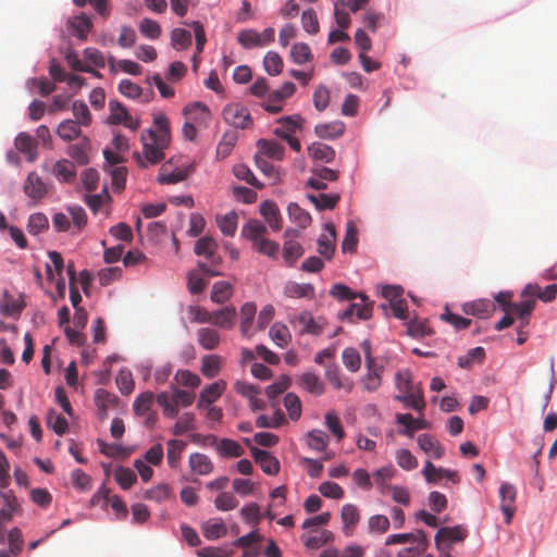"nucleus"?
<instances>
[{"instance_id":"nucleus-26","label":"nucleus","mask_w":557,"mask_h":557,"mask_svg":"<svg viewBox=\"0 0 557 557\" xmlns=\"http://www.w3.org/2000/svg\"><path fill=\"white\" fill-rule=\"evenodd\" d=\"M345 132V124L341 121L319 124L314 127V133L322 139H335L341 137Z\"/></svg>"},{"instance_id":"nucleus-57","label":"nucleus","mask_w":557,"mask_h":557,"mask_svg":"<svg viewBox=\"0 0 557 557\" xmlns=\"http://www.w3.org/2000/svg\"><path fill=\"white\" fill-rule=\"evenodd\" d=\"M284 407L286 408L288 416L293 421H297L301 417V401L296 394L287 393L285 395Z\"/></svg>"},{"instance_id":"nucleus-10","label":"nucleus","mask_w":557,"mask_h":557,"mask_svg":"<svg viewBox=\"0 0 557 557\" xmlns=\"http://www.w3.org/2000/svg\"><path fill=\"white\" fill-rule=\"evenodd\" d=\"M408 542H416V554L420 555L428 547V541L425 533L423 531H418L417 533H403V534H392L386 539V545H395V544H405Z\"/></svg>"},{"instance_id":"nucleus-28","label":"nucleus","mask_w":557,"mask_h":557,"mask_svg":"<svg viewBox=\"0 0 557 557\" xmlns=\"http://www.w3.org/2000/svg\"><path fill=\"white\" fill-rule=\"evenodd\" d=\"M395 474L396 469L393 466L382 467L373 473L374 484L381 494H387L389 487L393 486L388 484V481H391Z\"/></svg>"},{"instance_id":"nucleus-60","label":"nucleus","mask_w":557,"mask_h":557,"mask_svg":"<svg viewBox=\"0 0 557 557\" xmlns=\"http://www.w3.org/2000/svg\"><path fill=\"white\" fill-rule=\"evenodd\" d=\"M308 199L318 210L333 209L339 201V195L320 194L318 196L309 195Z\"/></svg>"},{"instance_id":"nucleus-19","label":"nucleus","mask_w":557,"mask_h":557,"mask_svg":"<svg viewBox=\"0 0 557 557\" xmlns=\"http://www.w3.org/2000/svg\"><path fill=\"white\" fill-rule=\"evenodd\" d=\"M324 230L326 234H322L319 238V253L326 259H331L335 249V225L333 223H326Z\"/></svg>"},{"instance_id":"nucleus-27","label":"nucleus","mask_w":557,"mask_h":557,"mask_svg":"<svg viewBox=\"0 0 557 557\" xmlns=\"http://www.w3.org/2000/svg\"><path fill=\"white\" fill-rule=\"evenodd\" d=\"M69 27L72 29V34L81 40H86L88 33L92 27L90 18L81 14L69 20Z\"/></svg>"},{"instance_id":"nucleus-41","label":"nucleus","mask_w":557,"mask_h":557,"mask_svg":"<svg viewBox=\"0 0 557 557\" xmlns=\"http://www.w3.org/2000/svg\"><path fill=\"white\" fill-rule=\"evenodd\" d=\"M226 532V525L221 519H210L202 527V533L207 540H218L224 536Z\"/></svg>"},{"instance_id":"nucleus-44","label":"nucleus","mask_w":557,"mask_h":557,"mask_svg":"<svg viewBox=\"0 0 557 557\" xmlns=\"http://www.w3.org/2000/svg\"><path fill=\"white\" fill-rule=\"evenodd\" d=\"M287 212L289 219L301 228L309 226L312 221L311 215L296 202H290L288 205Z\"/></svg>"},{"instance_id":"nucleus-45","label":"nucleus","mask_w":557,"mask_h":557,"mask_svg":"<svg viewBox=\"0 0 557 557\" xmlns=\"http://www.w3.org/2000/svg\"><path fill=\"white\" fill-rule=\"evenodd\" d=\"M222 359L218 355H208L201 359V373L207 379H213L221 370Z\"/></svg>"},{"instance_id":"nucleus-14","label":"nucleus","mask_w":557,"mask_h":557,"mask_svg":"<svg viewBox=\"0 0 557 557\" xmlns=\"http://www.w3.org/2000/svg\"><path fill=\"white\" fill-rule=\"evenodd\" d=\"M467 536V530L460 525L441 528L435 535V544L440 550L444 549V542H461Z\"/></svg>"},{"instance_id":"nucleus-6","label":"nucleus","mask_w":557,"mask_h":557,"mask_svg":"<svg viewBox=\"0 0 557 557\" xmlns=\"http://www.w3.org/2000/svg\"><path fill=\"white\" fill-rule=\"evenodd\" d=\"M364 351H366V366L368 369V373L366 374L362 383L364 389L368 392H373L377 389L381 385V373L383 368L377 366L374 359L371 356L370 345L369 343H363Z\"/></svg>"},{"instance_id":"nucleus-56","label":"nucleus","mask_w":557,"mask_h":557,"mask_svg":"<svg viewBox=\"0 0 557 557\" xmlns=\"http://www.w3.org/2000/svg\"><path fill=\"white\" fill-rule=\"evenodd\" d=\"M154 395L151 392H144L139 394L134 404L133 410L137 416H145L150 410L153 404Z\"/></svg>"},{"instance_id":"nucleus-20","label":"nucleus","mask_w":557,"mask_h":557,"mask_svg":"<svg viewBox=\"0 0 557 557\" xmlns=\"http://www.w3.org/2000/svg\"><path fill=\"white\" fill-rule=\"evenodd\" d=\"M302 121L300 115L281 117L277 121L280 126L274 129V134L282 139L287 138L300 128Z\"/></svg>"},{"instance_id":"nucleus-17","label":"nucleus","mask_w":557,"mask_h":557,"mask_svg":"<svg viewBox=\"0 0 557 557\" xmlns=\"http://www.w3.org/2000/svg\"><path fill=\"white\" fill-rule=\"evenodd\" d=\"M417 442L420 449L432 458L440 459L445 454V449L442 444L430 434H420Z\"/></svg>"},{"instance_id":"nucleus-21","label":"nucleus","mask_w":557,"mask_h":557,"mask_svg":"<svg viewBox=\"0 0 557 557\" xmlns=\"http://www.w3.org/2000/svg\"><path fill=\"white\" fill-rule=\"evenodd\" d=\"M16 149L26 154L28 161L33 162L38 157L37 141L27 133H20L15 138Z\"/></svg>"},{"instance_id":"nucleus-4","label":"nucleus","mask_w":557,"mask_h":557,"mask_svg":"<svg viewBox=\"0 0 557 557\" xmlns=\"http://www.w3.org/2000/svg\"><path fill=\"white\" fill-rule=\"evenodd\" d=\"M223 120L235 128H248L252 125L249 110L239 103H230L223 109Z\"/></svg>"},{"instance_id":"nucleus-18","label":"nucleus","mask_w":557,"mask_h":557,"mask_svg":"<svg viewBox=\"0 0 557 557\" xmlns=\"http://www.w3.org/2000/svg\"><path fill=\"white\" fill-rule=\"evenodd\" d=\"M0 497L3 500V507L0 510V519L11 521L15 512L20 510V504L13 491L0 490Z\"/></svg>"},{"instance_id":"nucleus-58","label":"nucleus","mask_w":557,"mask_h":557,"mask_svg":"<svg viewBox=\"0 0 557 557\" xmlns=\"http://www.w3.org/2000/svg\"><path fill=\"white\" fill-rule=\"evenodd\" d=\"M259 33L256 29H244L238 33L237 35V41L245 48V49H252L257 47H262L260 41Z\"/></svg>"},{"instance_id":"nucleus-37","label":"nucleus","mask_w":557,"mask_h":557,"mask_svg":"<svg viewBox=\"0 0 557 557\" xmlns=\"http://www.w3.org/2000/svg\"><path fill=\"white\" fill-rule=\"evenodd\" d=\"M329 435L319 429H313L306 434L307 445L315 451H324L329 445Z\"/></svg>"},{"instance_id":"nucleus-64","label":"nucleus","mask_w":557,"mask_h":557,"mask_svg":"<svg viewBox=\"0 0 557 557\" xmlns=\"http://www.w3.org/2000/svg\"><path fill=\"white\" fill-rule=\"evenodd\" d=\"M270 336L273 342L282 348L285 347L290 339L288 329L285 325L278 323H275L271 326Z\"/></svg>"},{"instance_id":"nucleus-34","label":"nucleus","mask_w":557,"mask_h":557,"mask_svg":"<svg viewBox=\"0 0 557 557\" xmlns=\"http://www.w3.org/2000/svg\"><path fill=\"white\" fill-rule=\"evenodd\" d=\"M166 460L168 465L172 469H176L181 462L182 454L186 447V443L180 440H170L166 443Z\"/></svg>"},{"instance_id":"nucleus-48","label":"nucleus","mask_w":557,"mask_h":557,"mask_svg":"<svg viewBox=\"0 0 557 557\" xmlns=\"http://www.w3.org/2000/svg\"><path fill=\"white\" fill-rule=\"evenodd\" d=\"M203 273L198 268L197 270L189 271L187 274V287L190 294L198 295L203 292L207 286V280Z\"/></svg>"},{"instance_id":"nucleus-38","label":"nucleus","mask_w":557,"mask_h":557,"mask_svg":"<svg viewBox=\"0 0 557 557\" xmlns=\"http://www.w3.org/2000/svg\"><path fill=\"white\" fill-rule=\"evenodd\" d=\"M299 384L302 388L315 396H320L324 392V385L322 381L317 374L312 372L304 373L299 379Z\"/></svg>"},{"instance_id":"nucleus-49","label":"nucleus","mask_w":557,"mask_h":557,"mask_svg":"<svg viewBox=\"0 0 557 557\" xmlns=\"http://www.w3.org/2000/svg\"><path fill=\"white\" fill-rule=\"evenodd\" d=\"M49 227V221L46 214L41 212L33 213L27 221V231L32 235H38Z\"/></svg>"},{"instance_id":"nucleus-51","label":"nucleus","mask_w":557,"mask_h":557,"mask_svg":"<svg viewBox=\"0 0 557 557\" xmlns=\"http://www.w3.org/2000/svg\"><path fill=\"white\" fill-rule=\"evenodd\" d=\"M216 450L223 457H240L244 454V448L235 441L223 438L219 442Z\"/></svg>"},{"instance_id":"nucleus-50","label":"nucleus","mask_w":557,"mask_h":557,"mask_svg":"<svg viewBox=\"0 0 557 557\" xmlns=\"http://www.w3.org/2000/svg\"><path fill=\"white\" fill-rule=\"evenodd\" d=\"M304 253L301 245L293 239L286 240L283 247V257L288 265H293Z\"/></svg>"},{"instance_id":"nucleus-54","label":"nucleus","mask_w":557,"mask_h":557,"mask_svg":"<svg viewBox=\"0 0 557 557\" xmlns=\"http://www.w3.org/2000/svg\"><path fill=\"white\" fill-rule=\"evenodd\" d=\"M171 44L176 50H184L191 45V34L184 28H174L171 32Z\"/></svg>"},{"instance_id":"nucleus-33","label":"nucleus","mask_w":557,"mask_h":557,"mask_svg":"<svg viewBox=\"0 0 557 557\" xmlns=\"http://www.w3.org/2000/svg\"><path fill=\"white\" fill-rule=\"evenodd\" d=\"M216 224L223 235L233 237L237 230L238 214L235 211H230L223 215H218Z\"/></svg>"},{"instance_id":"nucleus-23","label":"nucleus","mask_w":557,"mask_h":557,"mask_svg":"<svg viewBox=\"0 0 557 557\" xmlns=\"http://www.w3.org/2000/svg\"><path fill=\"white\" fill-rule=\"evenodd\" d=\"M341 518L343 521V531L346 535H351L352 530L360 520V511L357 506L346 504L342 508Z\"/></svg>"},{"instance_id":"nucleus-11","label":"nucleus","mask_w":557,"mask_h":557,"mask_svg":"<svg viewBox=\"0 0 557 557\" xmlns=\"http://www.w3.org/2000/svg\"><path fill=\"white\" fill-rule=\"evenodd\" d=\"M423 475L428 483L434 484L437 483L442 479H447L451 481L453 483L459 482V475L457 471L444 469V468H436L431 461H426L424 469H423Z\"/></svg>"},{"instance_id":"nucleus-42","label":"nucleus","mask_w":557,"mask_h":557,"mask_svg":"<svg viewBox=\"0 0 557 557\" xmlns=\"http://www.w3.org/2000/svg\"><path fill=\"white\" fill-rule=\"evenodd\" d=\"M257 313V306L253 302H246L240 308V332L244 336H249V332Z\"/></svg>"},{"instance_id":"nucleus-40","label":"nucleus","mask_w":557,"mask_h":557,"mask_svg":"<svg viewBox=\"0 0 557 557\" xmlns=\"http://www.w3.org/2000/svg\"><path fill=\"white\" fill-rule=\"evenodd\" d=\"M233 295V285L226 281H218L212 286L211 300L215 304L226 302Z\"/></svg>"},{"instance_id":"nucleus-32","label":"nucleus","mask_w":557,"mask_h":557,"mask_svg":"<svg viewBox=\"0 0 557 557\" xmlns=\"http://www.w3.org/2000/svg\"><path fill=\"white\" fill-rule=\"evenodd\" d=\"M197 336L199 345L207 350L215 349L221 341L219 332L211 327L199 329Z\"/></svg>"},{"instance_id":"nucleus-16","label":"nucleus","mask_w":557,"mask_h":557,"mask_svg":"<svg viewBox=\"0 0 557 557\" xmlns=\"http://www.w3.org/2000/svg\"><path fill=\"white\" fill-rule=\"evenodd\" d=\"M357 298H360V302H352L344 311L343 318H349L357 315L360 320H368L372 315V302L369 301L368 297L359 293Z\"/></svg>"},{"instance_id":"nucleus-39","label":"nucleus","mask_w":557,"mask_h":557,"mask_svg":"<svg viewBox=\"0 0 557 557\" xmlns=\"http://www.w3.org/2000/svg\"><path fill=\"white\" fill-rule=\"evenodd\" d=\"M395 399L403 403L407 408L422 411L425 407V400L420 388L406 395H396Z\"/></svg>"},{"instance_id":"nucleus-15","label":"nucleus","mask_w":557,"mask_h":557,"mask_svg":"<svg viewBox=\"0 0 557 557\" xmlns=\"http://www.w3.org/2000/svg\"><path fill=\"white\" fill-rule=\"evenodd\" d=\"M261 215L264 218L265 222L269 224L270 228L274 232H278L282 230V216L280 214V210L275 202L271 200H265L260 205L259 209Z\"/></svg>"},{"instance_id":"nucleus-25","label":"nucleus","mask_w":557,"mask_h":557,"mask_svg":"<svg viewBox=\"0 0 557 557\" xmlns=\"http://www.w3.org/2000/svg\"><path fill=\"white\" fill-rule=\"evenodd\" d=\"M190 470L199 475H207L213 471V462L201 453H194L188 459Z\"/></svg>"},{"instance_id":"nucleus-52","label":"nucleus","mask_w":557,"mask_h":557,"mask_svg":"<svg viewBox=\"0 0 557 557\" xmlns=\"http://www.w3.org/2000/svg\"><path fill=\"white\" fill-rule=\"evenodd\" d=\"M358 243V230L352 221L346 223V234L342 243L344 252H354Z\"/></svg>"},{"instance_id":"nucleus-61","label":"nucleus","mask_w":557,"mask_h":557,"mask_svg":"<svg viewBox=\"0 0 557 557\" xmlns=\"http://www.w3.org/2000/svg\"><path fill=\"white\" fill-rule=\"evenodd\" d=\"M290 58L297 64H304L312 59L310 47L305 42H297L292 47Z\"/></svg>"},{"instance_id":"nucleus-29","label":"nucleus","mask_w":557,"mask_h":557,"mask_svg":"<svg viewBox=\"0 0 557 557\" xmlns=\"http://www.w3.org/2000/svg\"><path fill=\"white\" fill-rule=\"evenodd\" d=\"M295 322L301 327V333H308L312 335H320L323 331L322 324L314 320L312 314L308 311H302L294 319Z\"/></svg>"},{"instance_id":"nucleus-53","label":"nucleus","mask_w":557,"mask_h":557,"mask_svg":"<svg viewBox=\"0 0 557 557\" xmlns=\"http://www.w3.org/2000/svg\"><path fill=\"white\" fill-rule=\"evenodd\" d=\"M47 424L58 435H63L69 430L67 420L59 414L55 410L51 409L47 414Z\"/></svg>"},{"instance_id":"nucleus-30","label":"nucleus","mask_w":557,"mask_h":557,"mask_svg":"<svg viewBox=\"0 0 557 557\" xmlns=\"http://www.w3.org/2000/svg\"><path fill=\"white\" fill-rule=\"evenodd\" d=\"M226 387V383L224 381H218L211 383L206 388H203L199 396L198 407H202L205 404L211 405L216 399H219Z\"/></svg>"},{"instance_id":"nucleus-3","label":"nucleus","mask_w":557,"mask_h":557,"mask_svg":"<svg viewBox=\"0 0 557 557\" xmlns=\"http://www.w3.org/2000/svg\"><path fill=\"white\" fill-rule=\"evenodd\" d=\"M42 170L53 175L60 183H72L76 177L75 164L67 159L46 160Z\"/></svg>"},{"instance_id":"nucleus-36","label":"nucleus","mask_w":557,"mask_h":557,"mask_svg":"<svg viewBox=\"0 0 557 557\" xmlns=\"http://www.w3.org/2000/svg\"><path fill=\"white\" fill-rule=\"evenodd\" d=\"M284 294L289 298H312L314 288L311 284L289 282L284 287Z\"/></svg>"},{"instance_id":"nucleus-1","label":"nucleus","mask_w":557,"mask_h":557,"mask_svg":"<svg viewBox=\"0 0 557 557\" xmlns=\"http://www.w3.org/2000/svg\"><path fill=\"white\" fill-rule=\"evenodd\" d=\"M265 225L256 219H250L242 228V236L252 243L253 249L270 258H276L280 245L264 237Z\"/></svg>"},{"instance_id":"nucleus-43","label":"nucleus","mask_w":557,"mask_h":557,"mask_svg":"<svg viewBox=\"0 0 557 557\" xmlns=\"http://www.w3.org/2000/svg\"><path fill=\"white\" fill-rule=\"evenodd\" d=\"M82 129L79 124L73 120L61 122L57 128V134L65 141H71L81 136Z\"/></svg>"},{"instance_id":"nucleus-35","label":"nucleus","mask_w":557,"mask_h":557,"mask_svg":"<svg viewBox=\"0 0 557 557\" xmlns=\"http://www.w3.org/2000/svg\"><path fill=\"white\" fill-rule=\"evenodd\" d=\"M257 147L259 152L268 158L282 160L284 157V147L275 140L259 139Z\"/></svg>"},{"instance_id":"nucleus-55","label":"nucleus","mask_w":557,"mask_h":557,"mask_svg":"<svg viewBox=\"0 0 557 557\" xmlns=\"http://www.w3.org/2000/svg\"><path fill=\"white\" fill-rule=\"evenodd\" d=\"M263 65L268 74L276 76L283 71V60L277 52L269 51L263 60Z\"/></svg>"},{"instance_id":"nucleus-63","label":"nucleus","mask_w":557,"mask_h":557,"mask_svg":"<svg viewBox=\"0 0 557 557\" xmlns=\"http://www.w3.org/2000/svg\"><path fill=\"white\" fill-rule=\"evenodd\" d=\"M407 333L409 336L414 338H422L431 335L432 330L428 325L426 321L413 319L407 323Z\"/></svg>"},{"instance_id":"nucleus-24","label":"nucleus","mask_w":557,"mask_h":557,"mask_svg":"<svg viewBox=\"0 0 557 557\" xmlns=\"http://www.w3.org/2000/svg\"><path fill=\"white\" fill-rule=\"evenodd\" d=\"M236 310L234 307H225L211 313L210 323L230 330L235 324Z\"/></svg>"},{"instance_id":"nucleus-62","label":"nucleus","mask_w":557,"mask_h":557,"mask_svg":"<svg viewBox=\"0 0 557 557\" xmlns=\"http://www.w3.org/2000/svg\"><path fill=\"white\" fill-rule=\"evenodd\" d=\"M115 382L123 395H129L134 391L135 383L133 380V374L127 369H122L119 371Z\"/></svg>"},{"instance_id":"nucleus-12","label":"nucleus","mask_w":557,"mask_h":557,"mask_svg":"<svg viewBox=\"0 0 557 557\" xmlns=\"http://www.w3.org/2000/svg\"><path fill=\"white\" fill-rule=\"evenodd\" d=\"M251 454L255 461L260 466L262 471L269 475H275L280 471L278 460L267 450L259 448H251Z\"/></svg>"},{"instance_id":"nucleus-7","label":"nucleus","mask_w":557,"mask_h":557,"mask_svg":"<svg viewBox=\"0 0 557 557\" xmlns=\"http://www.w3.org/2000/svg\"><path fill=\"white\" fill-rule=\"evenodd\" d=\"M296 91V86L292 82H286L283 84V86L272 91L267 101L262 104L265 111L270 113H278L283 110L282 102L290 98Z\"/></svg>"},{"instance_id":"nucleus-46","label":"nucleus","mask_w":557,"mask_h":557,"mask_svg":"<svg viewBox=\"0 0 557 557\" xmlns=\"http://www.w3.org/2000/svg\"><path fill=\"white\" fill-rule=\"evenodd\" d=\"M88 146H89V141L88 139L85 137L83 139L82 143L79 144H75V145H71L69 148H67V154L79 165H85L89 162V158H88V153H87V150H88Z\"/></svg>"},{"instance_id":"nucleus-2","label":"nucleus","mask_w":557,"mask_h":557,"mask_svg":"<svg viewBox=\"0 0 557 557\" xmlns=\"http://www.w3.org/2000/svg\"><path fill=\"white\" fill-rule=\"evenodd\" d=\"M218 243L210 236L199 238L194 248L197 256H203L208 261H199L198 268L206 276H219L222 273L216 268L222 263V258L216 253Z\"/></svg>"},{"instance_id":"nucleus-31","label":"nucleus","mask_w":557,"mask_h":557,"mask_svg":"<svg viewBox=\"0 0 557 557\" xmlns=\"http://www.w3.org/2000/svg\"><path fill=\"white\" fill-rule=\"evenodd\" d=\"M307 150L312 159L324 163L333 162L336 157L335 150L322 143H312Z\"/></svg>"},{"instance_id":"nucleus-47","label":"nucleus","mask_w":557,"mask_h":557,"mask_svg":"<svg viewBox=\"0 0 557 557\" xmlns=\"http://www.w3.org/2000/svg\"><path fill=\"white\" fill-rule=\"evenodd\" d=\"M188 174V170L182 169H176L172 172H169L166 164H163L160 169L158 182L161 184H176L184 181Z\"/></svg>"},{"instance_id":"nucleus-22","label":"nucleus","mask_w":557,"mask_h":557,"mask_svg":"<svg viewBox=\"0 0 557 557\" xmlns=\"http://www.w3.org/2000/svg\"><path fill=\"white\" fill-rule=\"evenodd\" d=\"M535 307L533 298L524 299L520 302H513L509 308H505V312L517 315L520 320V326H525L529 323V315Z\"/></svg>"},{"instance_id":"nucleus-8","label":"nucleus","mask_w":557,"mask_h":557,"mask_svg":"<svg viewBox=\"0 0 557 557\" xmlns=\"http://www.w3.org/2000/svg\"><path fill=\"white\" fill-rule=\"evenodd\" d=\"M500 510L506 517V523L510 524L516 512L517 488L515 485L505 482L499 487Z\"/></svg>"},{"instance_id":"nucleus-5","label":"nucleus","mask_w":557,"mask_h":557,"mask_svg":"<svg viewBox=\"0 0 557 557\" xmlns=\"http://www.w3.org/2000/svg\"><path fill=\"white\" fill-rule=\"evenodd\" d=\"M141 141L144 145L145 159L150 164H157L164 159L163 150L168 146H161L160 139H157V132L153 129H146L141 133Z\"/></svg>"},{"instance_id":"nucleus-13","label":"nucleus","mask_w":557,"mask_h":557,"mask_svg":"<svg viewBox=\"0 0 557 557\" xmlns=\"http://www.w3.org/2000/svg\"><path fill=\"white\" fill-rule=\"evenodd\" d=\"M462 311L469 315L486 319L495 311V304L490 299H478L472 302H466L462 306Z\"/></svg>"},{"instance_id":"nucleus-9","label":"nucleus","mask_w":557,"mask_h":557,"mask_svg":"<svg viewBox=\"0 0 557 557\" xmlns=\"http://www.w3.org/2000/svg\"><path fill=\"white\" fill-rule=\"evenodd\" d=\"M23 189L25 195L35 201L44 199L48 194L47 184L36 172H30L27 175Z\"/></svg>"},{"instance_id":"nucleus-59","label":"nucleus","mask_w":557,"mask_h":557,"mask_svg":"<svg viewBox=\"0 0 557 557\" xmlns=\"http://www.w3.org/2000/svg\"><path fill=\"white\" fill-rule=\"evenodd\" d=\"M114 478L123 490H128L137 480L136 473L125 467H117L114 472Z\"/></svg>"}]
</instances>
